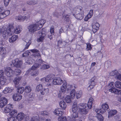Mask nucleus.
<instances>
[{
	"label": "nucleus",
	"instance_id": "obj_1",
	"mask_svg": "<svg viewBox=\"0 0 121 121\" xmlns=\"http://www.w3.org/2000/svg\"><path fill=\"white\" fill-rule=\"evenodd\" d=\"M93 98L91 97L89 99L88 104H80L78 105L79 111L81 114L84 116L87 114L89 109L91 108L92 106Z\"/></svg>",
	"mask_w": 121,
	"mask_h": 121
},
{
	"label": "nucleus",
	"instance_id": "obj_2",
	"mask_svg": "<svg viewBox=\"0 0 121 121\" xmlns=\"http://www.w3.org/2000/svg\"><path fill=\"white\" fill-rule=\"evenodd\" d=\"M22 63V61L19 60L18 59L16 58L13 60L11 63H9V65L11 67L14 66L17 68L20 67Z\"/></svg>",
	"mask_w": 121,
	"mask_h": 121
},
{
	"label": "nucleus",
	"instance_id": "obj_3",
	"mask_svg": "<svg viewBox=\"0 0 121 121\" xmlns=\"http://www.w3.org/2000/svg\"><path fill=\"white\" fill-rule=\"evenodd\" d=\"M67 83L65 81H64L63 84L61 87V91H59L58 94V97H60L63 96L64 93L65 92L66 89L67 87Z\"/></svg>",
	"mask_w": 121,
	"mask_h": 121
},
{
	"label": "nucleus",
	"instance_id": "obj_4",
	"mask_svg": "<svg viewBox=\"0 0 121 121\" xmlns=\"http://www.w3.org/2000/svg\"><path fill=\"white\" fill-rule=\"evenodd\" d=\"M28 29L30 32L33 33L35 31L39 30V27H38L35 23V24L30 25L28 26Z\"/></svg>",
	"mask_w": 121,
	"mask_h": 121
},
{
	"label": "nucleus",
	"instance_id": "obj_5",
	"mask_svg": "<svg viewBox=\"0 0 121 121\" xmlns=\"http://www.w3.org/2000/svg\"><path fill=\"white\" fill-rule=\"evenodd\" d=\"M4 73L7 77H11L13 75L14 72L10 67H7L5 69Z\"/></svg>",
	"mask_w": 121,
	"mask_h": 121
},
{
	"label": "nucleus",
	"instance_id": "obj_6",
	"mask_svg": "<svg viewBox=\"0 0 121 121\" xmlns=\"http://www.w3.org/2000/svg\"><path fill=\"white\" fill-rule=\"evenodd\" d=\"M96 79L95 77H93L90 80L89 84L90 85L88 87V90H90L92 89L96 85Z\"/></svg>",
	"mask_w": 121,
	"mask_h": 121
},
{
	"label": "nucleus",
	"instance_id": "obj_7",
	"mask_svg": "<svg viewBox=\"0 0 121 121\" xmlns=\"http://www.w3.org/2000/svg\"><path fill=\"white\" fill-rule=\"evenodd\" d=\"M63 82V80L59 77H55L52 81L53 84L55 85H60Z\"/></svg>",
	"mask_w": 121,
	"mask_h": 121
},
{
	"label": "nucleus",
	"instance_id": "obj_8",
	"mask_svg": "<svg viewBox=\"0 0 121 121\" xmlns=\"http://www.w3.org/2000/svg\"><path fill=\"white\" fill-rule=\"evenodd\" d=\"M7 100L5 97L1 98L0 99V107L3 108L7 103Z\"/></svg>",
	"mask_w": 121,
	"mask_h": 121
},
{
	"label": "nucleus",
	"instance_id": "obj_9",
	"mask_svg": "<svg viewBox=\"0 0 121 121\" xmlns=\"http://www.w3.org/2000/svg\"><path fill=\"white\" fill-rule=\"evenodd\" d=\"M45 33V31L43 30L41 31V35H40V36L39 38L37 39L38 42H42L43 41L44 39V37L46 35V34Z\"/></svg>",
	"mask_w": 121,
	"mask_h": 121
},
{
	"label": "nucleus",
	"instance_id": "obj_10",
	"mask_svg": "<svg viewBox=\"0 0 121 121\" xmlns=\"http://www.w3.org/2000/svg\"><path fill=\"white\" fill-rule=\"evenodd\" d=\"M22 77L21 76H17L13 80L15 86L16 88H17L19 86V81L21 80Z\"/></svg>",
	"mask_w": 121,
	"mask_h": 121
},
{
	"label": "nucleus",
	"instance_id": "obj_11",
	"mask_svg": "<svg viewBox=\"0 0 121 121\" xmlns=\"http://www.w3.org/2000/svg\"><path fill=\"white\" fill-rule=\"evenodd\" d=\"M67 43L62 40H59L58 41L57 46L60 48L65 47Z\"/></svg>",
	"mask_w": 121,
	"mask_h": 121
},
{
	"label": "nucleus",
	"instance_id": "obj_12",
	"mask_svg": "<svg viewBox=\"0 0 121 121\" xmlns=\"http://www.w3.org/2000/svg\"><path fill=\"white\" fill-rule=\"evenodd\" d=\"M13 108V106L11 104H7L5 107L4 111L5 113H8Z\"/></svg>",
	"mask_w": 121,
	"mask_h": 121
},
{
	"label": "nucleus",
	"instance_id": "obj_13",
	"mask_svg": "<svg viewBox=\"0 0 121 121\" xmlns=\"http://www.w3.org/2000/svg\"><path fill=\"white\" fill-rule=\"evenodd\" d=\"M10 13V11L9 10H6L4 12L3 11L0 13V19H3L7 16L9 15Z\"/></svg>",
	"mask_w": 121,
	"mask_h": 121
},
{
	"label": "nucleus",
	"instance_id": "obj_14",
	"mask_svg": "<svg viewBox=\"0 0 121 121\" xmlns=\"http://www.w3.org/2000/svg\"><path fill=\"white\" fill-rule=\"evenodd\" d=\"M109 91L112 93H114L115 94L121 95V90H119L113 87L109 90Z\"/></svg>",
	"mask_w": 121,
	"mask_h": 121
},
{
	"label": "nucleus",
	"instance_id": "obj_15",
	"mask_svg": "<svg viewBox=\"0 0 121 121\" xmlns=\"http://www.w3.org/2000/svg\"><path fill=\"white\" fill-rule=\"evenodd\" d=\"M22 96L18 94H15L13 96V98L14 100L18 101L22 99Z\"/></svg>",
	"mask_w": 121,
	"mask_h": 121
},
{
	"label": "nucleus",
	"instance_id": "obj_16",
	"mask_svg": "<svg viewBox=\"0 0 121 121\" xmlns=\"http://www.w3.org/2000/svg\"><path fill=\"white\" fill-rule=\"evenodd\" d=\"M46 21L43 19H41L38 22L36 23L38 27H39V29L43 26L44 24L45 23Z\"/></svg>",
	"mask_w": 121,
	"mask_h": 121
},
{
	"label": "nucleus",
	"instance_id": "obj_17",
	"mask_svg": "<svg viewBox=\"0 0 121 121\" xmlns=\"http://www.w3.org/2000/svg\"><path fill=\"white\" fill-rule=\"evenodd\" d=\"M99 24L98 23H95V24L92 26L93 31L94 33H95L99 30Z\"/></svg>",
	"mask_w": 121,
	"mask_h": 121
},
{
	"label": "nucleus",
	"instance_id": "obj_18",
	"mask_svg": "<svg viewBox=\"0 0 121 121\" xmlns=\"http://www.w3.org/2000/svg\"><path fill=\"white\" fill-rule=\"evenodd\" d=\"M54 113L55 114L57 115L60 117L62 115L63 113L60 108H58L56 109L54 111Z\"/></svg>",
	"mask_w": 121,
	"mask_h": 121
},
{
	"label": "nucleus",
	"instance_id": "obj_19",
	"mask_svg": "<svg viewBox=\"0 0 121 121\" xmlns=\"http://www.w3.org/2000/svg\"><path fill=\"white\" fill-rule=\"evenodd\" d=\"M55 75L53 74H50L48 75L46 77V82H51L54 79Z\"/></svg>",
	"mask_w": 121,
	"mask_h": 121
},
{
	"label": "nucleus",
	"instance_id": "obj_20",
	"mask_svg": "<svg viewBox=\"0 0 121 121\" xmlns=\"http://www.w3.org/2000/svg\"><path fill=\"white\" fill-rule=\"evenodd\" d=\"M16 19L19 22H23L25 20H27V17L26 16L19 15L17 17Z\"/></svg>",
	"mask_w": 121,
	"mask_h": 121
},
{
	"label": "nucleus",
	"instance_id": "obj_21",
	"mask_svg": "<svg viewBox=\"0 0 121 121\" xmlns=\"http://www.w3.org/2000/svg\"><path fill=\"white\" fill-rule=\"evenodd\" d=\"M75 14L74 13L73 15L75 16V18L81 20L83 17L84 14L83 13H78L76 14L75 16Z\"/></svg>",
	"mask_w": 121,
	"mask_h": 121
},
{
	"label": "nucleus",
	"instance_id": "obj_22",
	"mask_svg": "<svg viewBox=\"0 0 121 121\" xmlns=\"http://www.w3.org/2000/svg\"><path fill=\"white\" fill-rule=\"evenodd\" d=\"M30 51L32 52L35 53L34 55V56L35 57L40 56V54L39 53V52L38 50L34 49L30 50Z\"/></svg>",
	"mask_w": 121,
	"mask_h": 121
},
{
	"label": "nucleus",
	"instance_id": "obj_23",
	"mask_svg": "<svg viewBox=\"0 0 121 121\" xmlns=\"http://www.w3.org/2000/svg\"><path fill=\"white\" fill-rule=\"evenodd\" d=\"M102 112H105L106 110L108 111L109 109L108 105L106 104H103L102 106Z\"/></svg>",
	"mask_w": 121,
	"mask_h": 121
},
{
	"label": "nucleus",
	"instance_id": "obj_24",
	"mask_svg": "<svg viewBox=\"0 0 121 121\" xmlns=\"http://www.w3.org/2000/svg\"><path fill=\"white\" fill-rule=\"evenodd\" d=\"M24 117V114L22 113H19L17 116L16 118L18 121H21L23 119Z\"/></svg>",
	"mask_w": 121,
	"mask_h": 121
},
{
	"label": "nucleus",
	"instance_id": "obj_25",
	"mask_svg": "<svg viewBox=\"0 0 121 121\" xmlns=\"http://www.w3.org/2000/svg\"><path fill=\"white\" fill-rule=\"evenodd\" d=\"M117 112V111L115 110H111L108 112V117H111L115 115Z\"/></svg>",
	"mask_w": 121,
	"mask_h": 121
},
{
	"label": "nucleus",
	"instance_id": "obj_26",
	"mask_svg": "<svg viewBox=\"0 0 121 121\" xmlns=\"http://www.w3.org/2000/svg\"><path fill=\"white\" fill-rule=\"evenodd\" d=\"M17 35H13L9 39V41L10 43H13L17 39Z\"/></svg>",
	"mask_w": 121,
	"mask_h": 121
},
{
	"label": "nucleus",
	"instance_id": "obj_27",
	"mask_svg": "<svg viewBox=\"0 0 121 121\" xmlns=\"http://www.w3.org/2000/svg\"><path fill=\"white\" fill-rule=\"evenodd\" d=\"M17 114V110H13L10 112L9 114V116H12L16 118Z\"/></svg>",
	"mask_w": 121,
	"mask_h": 121
},
{
	"label": "nucleus",
	"instance_id": "obj_28",
	"mask_svg": "<svg viewBox=\"0 0 121 121\" xmlns=\"http://www.w3.org/2000/svg\"><path fill=\"white\" fill-rule=\"evenodd\" d=\"M13 89L11 87V88H9L7 87L3 91V92L4 94H6L8 93L11 92L12 91V90Z\"/></svg>",
	"mask_w": 121,
	"mask_h": 121
},
{
	"label": "nucleus",
	"instance_id": "obj_29",
	"mask_svg": "<svg viewBox=\"0 0 121 121\" xmlns=\"http://www.w3.org/2000/svg\"><path fill=\"white\" fill-rule=\"evenodd\" d=\"M59 105L63 110H65L66 107V104L63 101H61L60 102Z\"/></svg>",
	"mask_w": 121,
	"mask_h": 121
},
{
	"label": "nucleus",
	"instance_id": "obj_30",
	"mask_svg": "<svg viewBox=\"0 0 121 121\" xmlns=\"http://www.w3.org/2000/svg\"><path fill=\"white\" fill-rule=\"evenodd\" d=\"M78 112H74L72 114V118L70 117V120H73L76 118H77L78 117Z\"/></svg>",
	"mask_w": 121,
	"mask_h": 121
},
{
	"label": "nucleus",
	"instance_id": "obj_31",
	"mask_svg": "<svg viewBox=\"0 0 121 121\" xmlns=\"http://www.w3.org/2000/svg\"><path fill=\"white\" fill-rule=\"evenodd\" d=\"M6 53L5 48L1 47L0 48V54L1 55H4Z\"/></svg>",
	"mask_w": 121,
	"mask_h": 121
},
{
	"label": "nucleus",
	"instance_id": "obj_32",
	"mask_svg": "<svg viewBox=\"0 0 121 121\" xmlns=\"http://www.w3.org/2000/svg\"><path fill=\"white\" fill-rule=\"evenodd\" d=\"M70 119V117H69L66 118V117H60L58 118V120L59 121H68Z\"/></svg>",
	"mask_w": 121,
	"mask_h": 121
},
{
	"label": "nucleus",
	"instance_id": "obj_33",
	"mask_svg": "<svg viewBox=\"0 0 121 121\" xmlns=\"http://www.w3.org/2000/svg\"><path fill=\"white\" fill-rule=\"evenodd\" d=\"M24 44H26L24 49H27L31 43V41L30 40L27 42L24 41Z\"/></svg>",
	"mask_w": 121,
	"mask_h": 121
},
{
	"label": "nucleus",
	"instance_id": "obj_34",
	"mask_svg": "<svg viewBox=\"0 0 121 121\" xmlns=\"http://www.w3.org/2000/svg\"><path fill=\"white\" fill-rule=\"evenodd\" d=\"M32 90L31 88L29 86H26L24 89L25 92L26 93L30 92Z\"/></svg>",
	"mask_w": 121,
	"mask_h": 121
},
{
	"label": "nucleus",
	"instance_id": "obj_35",
	"mask_svg": "<svg viewBox=\"0 0 121 121\" xmlns=\"http://www.w3.org/2000/svg\"><path fill=\"white\" fill-rule=\"evenodd\" d=\"M40 64H37V63L35 64L30 68L32 70H35L36 69L38 68L40 66Z\"/></svg>",
	"mask_w": 121,
	"mask_h": 121
},
{
	"label": "nucleus",
	"instance_id": "obj_36",
	"mask_svg": "<svg viewBox=\"0 0 121 121\" xmlns=\"http://www.w3.org/2000/svg\"><path fill=\"white\" fill-rule=\"evenodd\" d=\"M17 91L19 93L22 94L23 93L24 91V88L23 87H17Z\"/></svg>",
	"mask_w": 121,
	"mask_h": 121
},
{
	"label": "nucleus",
	"instance_id": "obj_37",
	"mask_svg": "<svg viewBox=\"0 0 121 121\" xmlns=\"http://www.w3.org/2000/svg\"><path fill=\"white\" fill-rule=\"evenodd\" d=\"M82 7H81V6H78V7L76 8H75L73 10V11L74 13L75 12V13L76 14H77L78 13V12H79L82 9Z\"/></svg>",
	"mask_w": 121,
	"mask_h": 121
},
{
	"label": "nucleus",
	"instance_id": "obj_38",
	"mask_svg": "<svg viewBox=\"0 0 121 121\" xmlns=\"http://www.w3.org/2000/svg\"><path fill=\"white\" fill-rule=\"evenodd\" d=\"M85 116H83V117H82V116H81L80 117H79L80 118H79L78 117V118H76L75 119L73 120H69L68 121H82V120H81L82 119H84L85 118Z\"/></svg>",
	"mask_w": 121,
	"mask_h": 121
},
{
	"label": "nucleus",
	"instance_id": "obj_39",
	"mask_svg": "<svg viewBox=\"0 0 121 121\" xmlns=\"http://www.w3.org/2000/svg\"><path fill=\"white\" fill-rule=\"evenodd\" d=\"M82 95V92L80 91L77 92L76 97L77 99L80 98Z\"/></svg>",
	"mask_w": 121,
	"mask_h": 121
},
{
	"label": "nucleus",
	"instance_id": "obj_40",
	"mask_svg": "<svg viewBox=\"0 0 121 121\" xmlns=\"http://www.w3.org/2000/svg\"><path fill=\"white\" fill-rule=\"evenodd\" d=\"M6 79L4 77H3L0 78L1 84L2 85H4L6 81Z\"/></svg>",
	"mask_w": 121,
	"mask_h": 121
},
{
	"label": "nucleus",
	"instance_id": "obj_41",
	"mask_svg": "<svg viewBox=\"0 0 121 121\" xmlns=\"http://www.w3.org/2000/svg\"><path fill=\"white\" fill-rule=\"evenodd\" d=\"M118 72L117 70H115L112 71L110 73V75L111 76H114L115 75V77L118 74Z\"/></svg>",
	"mask_w": 121,
	"mask_h": 121
},
{
	"label": "nucleus",
	"instance_id": "obj_42",
	"mask_svg": "<svg viewBox=\"0 0 121 121\" xmlns=\"http://www.w3.org/2000/svg\"><path fill=\"white\" fill-rule=\"evenodd\" d=\"M76 91L75 90H73L71 92L70 94V97L71 98L73 99L75 97Z\"/></svg>",
	"mask_w": 121,
	"mask_h": 121
},
{
	"label": "nucleus",
	"instance_id": "obj_43",
	"mask_svg": "<svg viewBox=\"0 0 121 121\" xmlns=\"http://www.w3.org/2000/svg\"><path fill=\"white\" fill-rule=\"evenodd\" d=\"M111 62L109 60H107L106 61L105 63V66L107 67H108L111 66Z\"/></svg>",
	"mask_w": 121,
	"mask_h": 121
},
{
	"label": "nucleus",
	"instance_id": "obj_44",
	"mask_svg": "<svg viewBox=\"0 0 121 121\" xmlns=\"http://www.w3.org/2000/svg\"><path fill=\"white\" fill-rule=\"evenodd\" d=\"M116 87L121 89V82H116L115 83Z\"/></svg>",
	"mask_w": 121,
	"mask_h": 121
},
{
	"label": "nucleus",
	"instance_id": "obj_45",
	"mask_svg": "<svg viewBox=\"0 0 121 121\" xmlns=\"http://www.w3.org/2000/svg\"><path fill=\"white\" fill-rule=\"evenodd\" d=\"M97 118L98 120L100 121H103L104 120L103 117L100 114L97 115Z\"/></svg>",
	"mask_w": 121,
	"mask_h": 121
},
{
	"label": "nucleus",
	"instance_id": "obj_46",
	"mask_svg": "<svg viewBox=\"0 0 121 121\" xmlns=\"http://www.w3.org/2000/svg\"><path fill=\"white\" fill-rule=\"evenodd\" d=\"M43 89L42 85L41 84H39L36 87V90L38 91H40Z\"/></svg>",
	"mask_w": 121,
	"mask_h": 121
},
{
	"label": "nucleus",
	"instance_id": "obj_47",
	"mask_svg": "<svg viewBox=\"0 0 121 121\" xmlns=\"http://www.w3.org/2000/svg\"><path fill=\"white\" fill-rule=\"evenodd\" d=\"M39 117L38 115H34L32 117L31 121H38Z\"/></svg>",
	"mask_w": 121,
	"mask_h": 121
},
{
	"label": "nucleus",
	"instance_id": "obj_48",
	"mask_svg": "<svg viewBox=\"0 0 121 121\" xmlns=\"http://www.w3.org/2000/svg\"><path fill=\"white\" fill-rule=\"evenodd\" d=\"M65 101L68 103H70L71 102L70 97L68 96H67L65 97Z\"/></svg>",
	"mask_w": 121,
	"mask_h": 121
},
{
	"label": "nucleus",
	"instance_id": "obj_49",
	"mask_svg": "<svg viewBox=\"0 0 121 121\" xmlns=\"http://www.w3.org/2000/svg\"><path fill=\"white\" fill-rule=\"evenodd\" d=\"M14 72L16 75H19L21 73V71L19 69H17L15 70Z\"/></svg>",
	"mask_w": 121,
	"mask_h": 121
},
{
	"label": "nucleus",
	"instance_id": "obj_50",
	"mask_svg": "<svg viewBox=\"0 0 121 121\" xmlns=\"http://www.w3.org/2000/svg\"><path fill=\"white\" fill-rule=\"evenodd\" d=\"M30 53V52L29 51V50L27 51L22 54V56L24 57L26 56L29 55V54Z\"/></svg>",
	"mask_w": 121,
	"mask_h": 121
},
{
	"label": "nucleus",
	"instance_id": "obj_51",
	"mask_svg": "<svg viewBox=\"0 0 121 121\" xmlns=\"http://www.w3.org/2000/svg\"><path fill=\"white\" fill-rule=\"evenodd\" d=\"M50 67L49 66L47 65H44L42 66L41 68L42 69H46L49 68Z\"/></svg>",
	"mask_w": 121,
	"mask_h": 121
},
{
	"label": "nucleus",
	"instance_id": "obj_52",
	"mask_svg": "<svg viewBox=\"0 0 121 121\" xmlns=\"http://www.w3.org/2000/svg\"><path fill=\"white\" fill-rule=\"evenodd\" d=\"M50 32L51 34L52 35L54 34V28L53 26L51 27L50 29Z\"/></svg>",
	"mask_w": 121,
	"mask_h": 121
},
{
	"label": "nucleus",
	"instance_id": "obj_53",
	"mask_svg": "<svg viewBox=\"0 0 121 121\" xmlns=\"http://www.w3.org/2000/svg\"><path fill=\"white\" fill-rule=\"evenodd\" d=\"M102 109H96L95 110V112L97 113V114H99V113H103L104 112H102Z\"/></svg>",
	"mask_w": 121,
	"mask_h": 121
},
{
	"label": "nucleus",
	"instance_id": "obj_54",
	"mask_svg": "<svg viewBox=\"0 0 121 121\" xmlns=\"http://www.w3.org/2000/svg\"><path fill=\"white\" fill-rule=\"evenodd\" d=\"M38 71H33L31 73V75L33 76H36L38 75Z\"/></svg>",
	"mask_w": 121,
	"mask_h": 121
},
{
	"label": "nucleus",
	"instance_id": "obj_55",
	"mask_svg": "<svg viewBox=\"0 0 121 121\" xmlns=\"http://www.w3.org/2000/svg\"><path fill=\"white\" fill-rule=\"evenodd\" d=\"M16 118L12 116H9L8 118V121H14Z\"/></svg>",
	"mask_w": 121,
	"mask_h": 121
},
{
	"label": "nucleus",
	"instance_id": "obj_56",
	"mask_svg": "<svg viewBox=\"0 0 121 121\" xmlns=\"http://www.w3.org/2000/svg\"><path fill=\"white\" fill-rule=\"evenodd\" d=\"M91 47L90 44H88L87 45V47L86 48V50L88 51L91 50Z\"/></svg>",
	"mask_w": 121,
	"mask_h": 121
},
{
	"label": "nucleus",
	"instance_id": "obj_57",
	"mask_svg": "<svg viewBox=\"0 0 121 121\" xmlns=\"http://www.w3.org/2000/svg\"><path fill=\"white\" fill-rule=\"evenodd\" d=\"M116 78L121 81V74L118 73V74L116 76Z\"/></svg>",
	"mask_w": 121,
	"mask_h": 121
},
{
	"label": "nucleus",
	"instance_id": "obj_58",
	"mask_svg": "<svg viewBox=\"0 0 121 121\" xmlns=\"http://www.w3.org/2000/svg\"><path fill=\"white\" fill-rule=\"evenodd\" d=\"M69 16L68 15H67L65 16V20L67 22H68L69 20Z\"/></svg>",
	"mask_w": 121,
	"mask_h": 121
},
{
	"label": "nucleus",
	"instance_id": "obj_59",
	"mask_svg": "<svg viewBox=\"0 0 121 121\" xmlns=\"http://www.w3.org/2000/svg\"><path fill=\"white\" fill-rule=\"evenodd\" d=\"M9 1V0H4V3L5 6H6L8 5Z\"/></svg>",
	"mask_w": 121,
	"mask_h": 121
},
{
	"label": "nucleus",
	"instance_id": "obj_60",
	"mask_svg": "<svg viewBox=\"0 0 121 121\" xmlns=\"http://www.w3.org/2000/svg\"><path fill=\"white\" fill-rule=\"evenodd\" d=\"M91 17V16H90L89 15H88L87 16V17H86L85 18L84 20L85 21H87L88 19H89Z\"/></svg>",
	"mask_w": 121,
	"mask_h": 121
},
{
	"label": "nucleus",
	"instance_id": "obj_61",
	"mask_svg": "<svg viewBox=\"0 0 121 121\" xmlns=\"http://www.w3.org/2000/svg\"><path fill=\"white\" fill-rule=\"evenodd\" d=\"M36 61L39 63L38 64H40V65L43 62L42 60L40 59H37L36 60Z\"/></svg>",
	"mask_w": 121,
	"mask_h": 121
},
{
	"label": "nucleus",
	"instance_id": "obj_62",
	"mask_svg": "<svg viewBox=\"0 0 121 121\" xmlns=\"http://www.w3.org/2000/svg\"><path fill=\"white\" fill-rule=\"evenodd\" d=\"M4 73L3 70H1L0 71V78H2L4 75Z\"/></svg>",
	"mask_w": 121,
	"mask_h": 121
},
{
	"label": "nucleus",
	"instance_id": "obj_63",
	"mask_svg": "<svg viewBox=\"0 0 121 121\" xmlns=\"http://www.w3.org/2000/svg\"><path fill=\"white\" fill-rule=\"evenodd\" d=\"M76 107H77V103L74 102L73 103L72 108H75Z\"/></svg>",
	"mask_w": 121,
	"mask_h": 121
},
{
	"label": "nucleus",
	"instance_id": "obj_64",
	"mask_svg": "<svg viewBox=\"0 0 121 121\" xmlns=\"http://www.w3.org/2000/svg\"><path fill=\"white\" fill-rule=\"evenodd\" d=\"M93 13V10L92 9L90 11V12L88 14V15H89L90 16H91V17L92 16Z\"/></svg>",
	"mask_w": 121,
	"mask_h": 121
}]
</instances>
